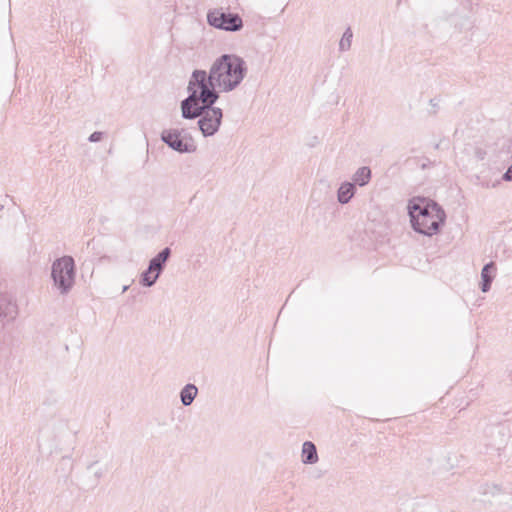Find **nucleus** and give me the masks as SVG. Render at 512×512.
Here are the masks:
<instances>
[{
  "instance_id": "nucleus-7",
  "label": "nucleus",
  "mask_w": 512,
  "mask_h": 512,
  "mask_svg": "<svg viewBox=\"0 0 512 512\" xmlns=\"http://www.w3.org/2000/svg\"><path fill=\"white\" fill-rule=\"evenodd\" d=\"M18 315V307L15 300L7 293H0V327L14 321Z\"/></svg>"
},
{
  "instance_id": "nucleus-8",
  "label": "nucleus",
  "mask_w": 512,
  "mask_h": 512,
  "mask_svg": "<svg viewBox=\"0 0 512 512\" xmlns=\"http://www.w3.org/2000/svg\"><path fill=\"white\" fill-rule=\"evenodd\" d=\"M497 267L493 261L486 263L481 270V281L479 288L483 293H487L491 289L492 282L496 276Z\"/></svg>"
},
{
  "instance_id": "nucleus-5",
  "label": "nucleus",
  "mask_w": 512,
  "mask_h": 512,
  "mask_svg": "<svg viewBox=\"0 0 512 512\" xmlns=\"http://www.w3.org/2000/svg\"><path fill=\"white\" fill-rule=\"evenodd\" d=\"M209 26L226 32H237L243 28V20L238 13L223 11L222 8L210 9L207 12Z\"/></svg>"
},
{
  "instance_id": "nucleus-25",
  "label": "nucleus",
  "mask_w": 512,
  "mask_h": 512,
  "mask_svg": "<svg viewBox=\"0 0 512 512\" xmlns=\"http://www.w3.org/2000/svg\"><path fill=\"white\" fill-rule=\"evenodd\" d=\"M70 459H71V458H70V457H68V456H64V457L62 458V460H63V461L70 460Z\"/></svg>"
},
{
  "instance_id": "nucleus-10",
  "label": "nucleus",
  "mask_w": 512,
  "mask_h": 512,
  "mask_svg": "<svg viewBox=\"0 0 512 512\" xmlns=\"http://www.w3.org/2000/svg\"><path fill=\"white\" fill-rule=\"evenodd\" d=\"M355 184H352L349 181H344L340 184L337 190V200L340 204L344 205L351 201L356 193Z\"/></svg>"
},
{
  "instance_id": "nucleus-27",
  "label": "nucleus",
  "mask_w": 512,
  "mask_h": 512,
  "mask_svg": "<svg viewBox=\"0 0 512 512\" xmlns=\"http://www.w3.org/2000/svg\"><path fill=\"white\" fill-rule=\"evenodd\" d=\"M95 463H96V462L91 463L87 468H88V469H91V467H92Z\"/></svg>"
},
{
  "instance_id": "nucleus-20",
  "label": "nucleus",
  "mask_w": 512,
  "mask_h": 512,
  "mask_svg": "<svg viewBox=\"0 0 512 512\" xmlns=\"http://www.w3.org/2000/svg\"><path fill=\"white\" fill-rule=\"evenodd\" d=\"M474 155H475V158H476L477 160L482 161V160H484V159H485V157H486V155H487V152H486V150H485V149H483V148H481V147H476V148H475V151H474Z\"/></svg>"
},
{
  "instance_id": "nucleus-24",
  "label": "nucleus",
  "mask_w": 512,
  "mask_h": 512,
  "mask_svg": "<svg viewBox=\"0 0 512 512\" xmlns=\"http://www.w3.org/2000/svg\"><path fill=\"white\" fill-rule=\"evenodd\" d=\"M430 164H431V162L429 160H427V163L421 164V168L426 169Z\"/></svg>"
},
{
  "instance_id": "nucleus-29",
  "label": "nucleus",
  "mask_w": 512,
  "mask_h": 512,
  "mask_svg": "<svg viewBox=\"0 0 512 512\" xmlns=\"http://www.w3.org/2000/svg\"><path fill=\"white\" fill-rule=\"evenodd\" d=\"M3 208V206L0 204V210Z\"/></svg>"
},
{
  "instance_id": "nucleus-19",
  "label": "nucleus",
  "mask_w": 512,
  "mask_h": 512,
  "mask_svg": "<svg viewBox=\"0 0 512 512\" xmlns=\"http://www.w3.org/2000/svg\"><path fill=\"white\" fill-rule=\"evenodd\" d=\"M104 135L105 133L102 131H95L92 134H90V136L88 137V141L91 143L100 142L103 139Z\"/></svg>"
},
{
  "instance_id": "nucleus-23",
  "label": "nucleus",
  "mask_w": 512,
  "mask_h": 512,
  "mask_svg": "<svg viewBox=\"0 0 512 512\" xmlns=\"http://www.w3.org/2000/svg\"><path fill=\"white\" fill-rule=\"evenodd\" d=\"M103 476V471L102 470H98L95 472V477L97 479L101 478Z\"/></svg>"
},
{
  "instance_id": "nucleus-13",
  "label": "nucleus",
  "mask_w": 512,
  "mask_h": 512,
  "mask_svg": "<svg viewBox=\"0 0 512 512\" xmlns=\"http://www.w3.org/2000/svg\"><path fill=\"white\" fill-rule=\"evenodd\" d=\"M180 400L183 406H190L198 395V388L192 383L186 384L180 390Z\"/></svg>"
},
{
  "instance_id": "nucleus-2",
  "label": "nucleus",
  "mask_w": 512,
  "mask_h": 512,
  "mask_svg": "<svg viewBox=\"0 0 512 512\" xmlns=\"http://www.w3.org/2000/svg\"><path fill=\"white\" fill-rule=\"evenodd\" d=\"M187 97L180 102L181 117L185 120L197 121V126L203 137H212L220 129L223 120V110L215 104L219 98L212 90L200 92L187 86Z\"/></svg>"
},
{
  "instance_id": "nucleus-4",
  "label": "nucleus",
  "mask_w": 512,
  "mask_h": 512,
  "mask_svg": "<svg viewBox=\"0 0 512 512\" xmlns=\"http://www.w3.org/2000/svg\"><path fill=\"white\" fill-rule=\"evenodd\" d=\"M77 268L70 255H63L52 262L51 279L53 287L60 295H67L76 283Z\"/></svg>"
},
{
  "instance_id": "nucleus-28",
  "label": "nucleus",
  "mask_w": 512,
  "mask_h": 512,
  "mask_svg": "<svg viewBox=\"0 0 512 512\" xmlns=\"http://www.w3.org/2000/svg\"><path fill=\"white\" fill-rule=\"evenodd\" d=\"M75 29V25L72 24L71 30L73 31Z\"/></svg>"
},
{
  "instance_id": "nucleus-21",
  "label": "nucleus",
  "mask_w": 512,
  "mask_h": 512,
  "mask_svg": "<svg viewBox=\"0 0 512 512\" xmlns=\"http://www.w3.org/2000/svg\"><path fill=\"white\" fill-rule=\"evenodd\" d=\"M502 180H504L506 182H511L512 181V164L503 173Z\"/></svg>"
},
{
  "instance_id": "nucleus-30",
  "label": "nucleus",
  "mask_w": 512,
  "mask_h": 512,
  "mask_svg": "<svg viewBox=\"0 0 512 512\" xmlns=\"http://www.w3.org/2000/svg\"><path fill=\"white\" fill-rule=\"evenodd\" d=\"M511 494H512V491H511Z\"/></svg>"
},
{
  "instance_id": "nucleus-1",
  "label": "nucleus",
  "mask_w": 512,
  "mask_h": 512,
  "mask_svg": "<svg viewBox=\"0 0 512 512\" xmlns=\"http://www.w3.org/2000/svg\"><path fill=\"white\" fill-rule=\"evenodd\" d=\"M247 70V64L242 57L225 53L213 61L209 72L203 69L193 70L187 86L200 92L212 90L220 98L221 92H231L242 83Z\"/></svg>"
},
{
  "instance_id": "nucleus-16",
  "label": "nucleus",
  "mask_w": 512,
  "mask_h": 512,
  "mask_svg": "<svg viewBox=\"0 0 512 512\" xmlns=\"http://www.w3.org/2000/svg\"><path fill=\"white\" fill-rule=\"evenodd\" d=\"M352 39H353V31H352L351 27H347L340 39L339 51L340 52L348 51L351 48Z\"/></svg>"
},
{
  "instance_id": "nucleus-9",
  "label": "nucleus",
  "mask_w": 512,
  "mask_h": 512,
  "mask_svg": "<svg viewBox=\"0 0 512 512\" xmlns=\"http://www.w3.org/2000/svg\"><path fill=\"white\" fill-rule=\"evenodd\" d=\"M172 250L170 247H165L159 251L154 257L149 260L148 265L150 269L154 270V273L161 275L166 267V263L171 256Z\"/></svg>"
},
{
  "instance_id": "nucleus-22",
  "label": "nucleus",
  "mask_w": 512,
  "mask_h": 512,
  "mask_svg": "<svg viewBox=\"0 0 512 512\" xmlns=\"http://www.w3.org/2000/svg\"><path fill=\"white\" fill-rule=\"evenodd\" d=\"M429 104L433 108V111H431L430 114H434L435 115L437 113V109H438V106H439V99L432 98V99H430Z\"/></svg>"
},
{
  "instance_id": "nucleus-18",
  "label": "nucleus",
  "mask_w": 512,
  "mask_h": 512,
  "mask_svg": "<svg viewBox=\"0 0 512 512\" xmlns=\"http://www.w3.org/2000/svg\"><path fill=\"white\" fill-rule=\"evenodd\" d=\"M178 132L180 134V138L184 142L186 141L188 143V146L193 147L194 152H195L197 150V145H196L195 140L192 137L191 133L185 128L178 129Z\"/></svg>"
},
{
  "instance_id": "nucleus-12",
  "label": "nucleus",
  "mask_w": 512,
  "mask_h": 512,
  "mask_svg": "<svg viewBox=\"0 0 512 512\" xmlns=\"http://www.w3.org/2000/svg\"><path fill=\"white\" fill-rule=\"evenodd\" d=\"M372 178L371 168L368 166H362L358 168L352 175V184L359 187H364L369 184Z\"/></svg>"
},
{
  "instance_id": "nucleus-26",
  "label": "nucleus",
  "mask_w": 512,
  "mask_h": 512,
  "mask_svg": "<svg viewBox=\"0 0 512 512\" xmlns=\"http://www.w3.org/2000/svg\"><path fill=\"white\" fill-rule=\"evenodd\" d=\"M128 287H129V286L125 285V286L123 287V290H122V291H123V292L127 291V290H128Z\"/></svg>"
},
{
  "instance_id": "nucleus-14",
  "label": "nucleus",
  "mask_w": 512,
  "mask_h": 512,
  "mask_svg": "<svg viewBox=\"0 0 512 512\" xmlns=\"http://www.w3.org/2000/svg\"><path fill=\"white\" fill-rule=\"evenodd\" d=\"M11 354L12 349L6 342L5 336H3V339L0 340V373L5 372L8 369Z\"/></svg>"
},
{
  "instance_id": "nucleus-3",
  "label": "nucleus",
  "mask_w": 512,
  "mask_h": 512,
  "mask_svg": "<svg viewBox=\"0 0 512 512\" xmlns=\"http://www.w3.org/2000/svg\"><path fill=\"white\" fill-rule=\"evenodd\" d=\"M407 209L411 227L418 234L432 237L445 225L446 212L435 200L414 197L409 201Z\"/></svg>"
},
{
  "instance_id": "nucleus-6",
  "label": "nucleus",
  "mask_w": 512,
  "mask_h": 512,
  "mask_svg": "<svg viewBox=\"0 0 512 512\" xmlns=\"http://www.w3.org/2000/svg\"><path fill=\"white\" fill-rule=\"evenodd\" d=\"M161 141L170 149L180 154L194 153V148L180 138L178 128L164 129L160 135Z\"/></svg>"
},
{
  "instance_id": "nucleus-11",
  "label": "nucleus",
  "mask_w": 512,
  "mask_h": 512,
  "mask_svg": "<svg viewBox=\"0 0 512 512\" xmlns=\"http://www.w3.org/2000/svg\"><path fill=\"white\" fill-rule=\"evenodd\" d=\"M302 462L306 465H312L318 462L319 457L316 445L311 441H305L301 452Z\"/></svg>"
},
{
  "instance_id": "nucleus-17",
  "label": "nucleus",
  "mask_w": 512,
  "mask_h": 512,
  "mask_svg": "<svg viewBox=\"0 0 512 512\" xmlns=\"http://www.w3.org/2000/svg\"><path fill=\"white\" fill-rule=\"evenodd\" d=\"M503 492H504V490H503L502 486L499 484L484 483L479 487V493L482 495L490 494L492 496H496Z\"/></svg>"
},
{
  "instance_id": "nucleus-15",
  "label": "nucleus",
  "mask_w": 512,
  "mask_h": 512,
  "mask_svg": "<svg viewBox=\"0 0 512 512\" xmlns=\"http://www.w3.org/2000/svg\"><path fill=\"white\" fill-rule=\"evenodd\" d=\"M159 277L160 276L154 273V270L150 269V266L148 265V267L140 274L139 283L143 287L150 288L157 282Z\"/></svg>"
}]
</instances>
